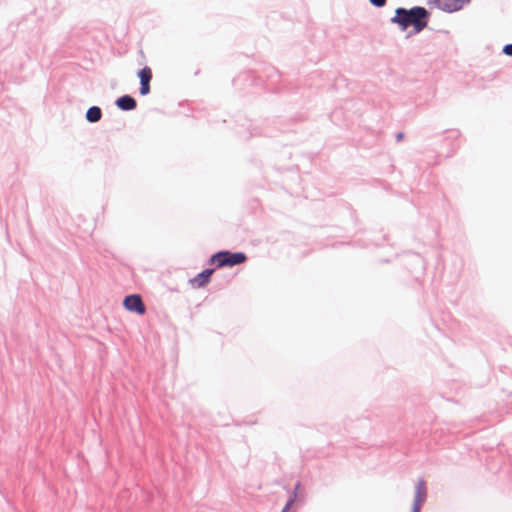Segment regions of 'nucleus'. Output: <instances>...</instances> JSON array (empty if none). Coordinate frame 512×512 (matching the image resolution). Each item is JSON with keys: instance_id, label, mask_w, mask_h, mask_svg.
I'll return each mask as SVG.
<instances>
[{"instance_id": "f257e3e1", "label": "nucleus", "mask_w": 512, "mask_h": 512, "mask_svg": "<svg viewBox=\"0 0 512 512\" xmlns=\"http://www.w3.org/2000/svg\"><path fill=\"white\" fill-rule=\"evenodd\" d=\"M428 17L429 13L423 7H413L410 10L397 8L391 21L398 24L402 30L412 26L414 31L419 33L427 26Z\"/></svg>"}, {"instance_id": "f03ea898", "label": "nucleus", "mask_w": 512, "mask_h": 512, "mask_svg": "<svg viewBox=\"0 0 512 512\" xmlns=\"http://www.w3.org/2000/svg\"><path fill=\"white\" fill-rule=\"evenodd\" d=\"M247 257L243 252L232 253L229 251H221L211 257V262L216 264L218 268L225 266H235L246 261Z\"/></svg>"}, {"instance_id": "7ed1b4c3", "label": "nucleus", "mask_w": 512, "mask_h": 512, "mask_svg": "<svg viewBox=\"0 0 512 512\" xmlns=\"http://www.w3.org/2000/svg\"><path fill=\"white\" fill-rule=\"evenodd\" d=\"M123 305L126 310L139 315H143L146 312V308L142 301V298L138 294L126 296L124 298Z\"/></svg>"}, {"instance_id": "20e7f679", "label": "nucleus", "mask_w": 512, "mask_h": 512, "mask_svg": "<svg viewBox=\"0 0 512 512\" xmlns=\"http://www.w3.org/2000/svg\"><path fill=\"white\" fill-rule=\"evenodd\" d=\"M433 2L444 11L453 12L461 9L469 0H433Z\"/></svg>"}, {"instance_id": "39448f33", "label": "nucleus", "mask_w": 512, "mask_h": 512, "mask_svg": "<svg viewBox=\"0 0 512 512\" xmlns=\"http://www.w3.org/2000/svg\"><path fill=\"white\" fill-rule=\"evenodd\" d=\"M140 78V94L147 95L150 92V81L152 79V70L149 67H144L138 73Z\"/></svg>"}, {"instance_id": "423d86ee", "label": "nucleus", "mask_w": 512, "mask_h": 512, "mask_svg": "<svg viewBox=\"0 0 512 512\" xmlns=\"http://www.w3.org/2000/svg\"><path fill=\"white\" fill-rule=\"evenodd\" d=\"M214 273V269H206L196 275L194 278L190 279L189 283L193 288H202L205 287Z\"/></svg>"}, {"instance_id": "0eeeda50", "label": "nucleus", "mask_w": 512, "mask_h": 512, "mask_svg": "<svg viewBox=\"0 0 512 512\" xmlns=\"http://www.w3.org/2000/svg\"><path fill=\"white\" fill-rule=\"evenodd\" d=\"M426 495H427L426 483L424 480L420 479L417 482L416 487H415V506L416 507L418 505H421L425 501Z\"/></svg>"}, {"instance_id": "6e6552de", "label": "nucleus", "mask_w": 512, "mask_h": 512, "mask_svg": "<svg viewBox=\"0 0 512 512\" xmlns=\"http://www.w3.org/2000/svg\"><path fill=\"white\" fill-rule=\"evenodd\" d=\"M116 105L121 110L129 111V110L135 109L136 106H137V103H136V100L133 97H131L129 95H124V96H122V97L117 99Z\"/></svg>"}, {"instance_id": "1a4fd4ad", "label": "nucleus", "mask_w": 512, "mask_h": 512, "mask_svg": "<svg viewBox=\"0 0 512 512\" xmlns=\"http://www.w3.org/2000/svg\"><path fill=\"white\" fill-rule=\"evenodd\" d=\"M102 112L101 109L97 106L90 107L86 112V119L89 122H97L101 119Z\"/></svg>"}, {"instance_id": "9d476101", "label": "nucleus", "mask_w": 512, "mask_h": 512, "mask_svg": "<svg viewBox=\"0 0 512 512\" xmlns=\"http://www.w3.org/2000/svg\"><path fill=\"white\" fill-rule=\"evenodd\" d=\"M370 2L377 7H382L385 5L386 0H370Z\"/></svg>"}, {"instance_id": "9b49d317", "label": "nucleus", "mask_w": 512, "mask_h": 512, "mask_svg": "<svg viewBox=\"0 0 512 512\" xmlns=\"http://www.w3.org/2000/svg\"><path fill=\"white\" fill-rule=\"evenodd\" d=\"M503 51L506 55L512 56V44L506 45Z\"/></svg>"}, {"instance_id": "f8f14e48", "label": "nucleus", "mask_w": 512, "mask_h": 512, "mask_svg": "<svg viewBox=\"0 0 512 512\" xmlns=\"http://www.w3.org/2000/svg\"><path fill=\"white\" fill-rule=\"evenodd\" d=\"M293 501H294L293 499H290L287 502V504H286V506H285V508H284V510L282 512H286L290 508V506L292 505Z\"/></svg>"}, {"instance_id": "ddd939ff", "label": "nucleus", "mask_w": 512, "mask_h": 512, "mask_svg": "<svg viewBox=\"0 0 512 512\" xmlns=\"http://www.w3.org/2000/svg\"><path fill=\"white\" fill-rule=\"evenodd\" d=\"M403 138V133L397 134V140L400 141Z\"/></svg>"}]
</instances>
